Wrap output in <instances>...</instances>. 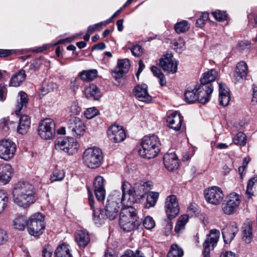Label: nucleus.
I'll return each mask as SVG.
<instances>
[{
  "mask_svg": "<svg viewBox=\"0 0 257 257\" xmlns=\"http://www.w3.org/2000/svg\"><path fill=\"white\" fill-rule=\"evenodd\" d=\"M80 84V79L78 78H72L70 82V88L75 91Z\"/></svg>",
  "mask_w": 257,
  "mask_h": 257,
  "instance_id": "58",
  "label": "nucleus"
},
{
  "mask_svg": "<svg viewBox=\"0 0 257 257\" xmlns=\"http://www.w3.org/2000/svg\"><path fill=\"white\" fill-rule=\"evenodd\" d=\"M99 114L98 110L95 107L87 108L84 112V115L87 119H91Z\"/></svg>",
  "mask_w": 257,
  "mask_h": 257,
  "instance_id": "51",
  "label": "nucleus"
},
{
  "mask_svg": "<svg viewBox=\"0 0 257 257\" xmlns=\"http://www.w3.org/2000/svg\"><path fill=\"white\" fill-rule=\"evenodd\" d=\"M45 216L41 213H36L29 218L27 230L29 233L34 236H39L45 229Z\"/></svg>",
  "mask_w": 257,
  "mask_h": 257,
  "instance_id": "8",
  "label": "nucleus"
},
{
  "mask_svg": "<svg viewBox=\"0 0 257 257\" xmlns=\"http://www.w3.org/2000/svg\"><path fill=\"white\" fill-rule=\"evenodd\" d=\"M103 159L102 152L98 148H89L83 153V162L87 167L91 169L99 167L102 163Z\"/></svg>",
  "mask_w": 257,
  "mask_h": 257,
  "instance_id": "6",
  "label": "nucleus"
},
{
  "mask_svg": "<svg viewBox=\"0 0 257 257\" xmlns=\"http://www.w3.org/2000/svg\"><path fill=\"white\" fill-rule=\"evenodd\" d=\"M8 198L5 191L0 190V214L3 212L7 206Z\"/></svg>",
  "mask_w": 257,
  "mask_h": 257,
  "instance_id": "46",
  "label": "nucleus"
},
{
  "mask_svg": "<svg viewBox=\"0 0 257 257\" xmlns=\"http://www.w3.org/2000/svg\"><path fill=\"white\" fill-rule=\"evenodd\" d=\"M148 184H151V183L140 181L136 183L133 189H131V184L127 182H124L121 186V193L124 194V197L126 193H127L130 196H132L136 200H141L145 198L148 191L146 187Z\"/></svg>",
  "mask_w": 257,
  "mask_h": 257,
  "instance_id": "7",
  "label": "nucleus"
},
{
  "mask_svg": "<svg viewBox=\"0 0 257 257\" xmlns=\"http://www.w3.org/2000/svg\"><path fill=\"white\" fill-rule=\"evenodd\" d=\"M81 111V107L79 105L77 101H74L71 103L69 107V111L73 115H79Z\"/></svg>",
  "mask_w": 257,
  "mask_h": 257,
  "instance_id": "48",
  "label": "nucleus"
},
{
  "mask_svg": "<svg viewBox=\"0 0 257 257\" xmlns=\"http://www.w3.org/2000/svg\"><path fill=\"white\" fill-rule=\"evenodd\" d=\"M14 126V122L10 121L7 118H4L0 120V130H2L5 133H7L8 131Z\"/></svg>",
  "mask_w": 257,
  "mask_h": 257,
  "instance_id": "44",
  "label": "nucleus"
},
{
  "mask_svg": "<svg viewBox=\"0 0 257 257\" xmlns=\"http://www.w3.org/2000/svg\"><path fill=\"white\" fill-rule=\"evenodd\" d=\"M220 236V232L216 229H212L203 243L204 257H210V247L213 248L217 244Z\"/></svg>",
  "mask_w": 257,
  "mask_h": 257,
  "instance_id": "15",
  "label": "nucleus"
},
{
  "mask_svg": "<svg viewBox=\"0 0 257 257\" xmlns=\"http://www.w3.org/2000/svg\"><path fill=\"white\" fill-rule=\"evenodd\" d=\"M12 54L11 51L9 50L0 49V57H6Z\"/></svg>",
  "mask_w": 257,
  "mask_h": 257,
  "instance_id": "63",
  "label": "nucleus"
},
{
  "mask_svg": "<svg viewBox=\"0 0 257 257\" xmlns=\"http://www.w3.org/2000/svg\"><path fill=\"white\" fill-rule=\"evenodd\" d=\"M38 134L44 140H50L55 135V123L51 118H46L39 123Z\"/></svg>",
  "mask_w": 257,
  "mask_h": 257,
  "instance_id": "10",
  "label": "nucleus"
},
{
  "mask_svg": "<svg viewBox=\"0 0 257 257\" xmlns=\"http://www.w3.org/2000/svg\"><path fill=\"white\" fill-rule=\"evenodd\" d=\"M42 64V62L41 60L39 58H36L30 63L29 66V70L33 71L38 70Z\"/></svg>",
  "mask_w": 257,
  "mask_h": 257,
  "instance_id": "53",
  "label": "nucleus"
},
{
  "mask_svg": "<svg viewBox=\"0 0 257 257\" xmlns=\"http://www.w3.org/2000/svg\"><path fill=\"white\" fill-rule=\"evenodd\" d=\"M151 70L153 74L159 79L161 85L162 86H165L166 85V81L165 76L161 70L155 66H152L151 68Z\"/></svg>",
  "mask_w": 257,
  "mask_h": 257,
  "instance_id": "39",
  "label": "nucleus"
},
{
  "mask_svg": "<svg viewBox=\"0 0 257 257\" xmlns=\"http://www.w3.org/2000/svg\"><path fill=\"white\" fill-rule=\"evenodd\" d=\"M52 248L51 246L47 245L44 247L42 251V255L43 257H52Z\"/></svg>",
  "mask_w": 257,
  "mask_h": 257,
  "instance_id": "57",
  "label": "nucleus"
},
{
  "mask_svg": "<svg viewBox=\"0 0 257 257\" xmlns=\"http://www.w3.org/2000/svg\"><path fill=\"white\" fill-rule=\"evenodd\" d=\"M105 48V45L104 43L101 42L94 45L92 47V50H103Z\"/></svg>",
  "mask_w": 257,
  "mask_h": 257,
  "instance_id": "62",
  "label": "nucleus"
},
{
  "mask_svg": "<svg viewBox=\"0 0 257 257\" xmlns=\"http://www.w3.org/2000/svg\"><path fill=\"white\" fill-rule=\"evenodd\" d=\"M251 102L254 104L257 102V86H255L253 87L252 98Z\"/></svg>",
  "mask_w": 257,
  "mask_h": 257,
  "instance_id": "61",
  "label": "nucleus"
},
{
  "mask_svg": "<svg viewBox=\"0 0 257 257\" xmlns=\"http://www.w3.org/2000/svg\"><path fill=\"white\" fill-rule=\"evenodd\" d=\"M248 73V66L244 61L238 62L235 67L234 77L236 81L244 80Z\"/></svg>",
  "mask_w": 257,
  "mask_h": 257,
  "instance_id": "25",
  "label": "nucleus"
},
{
  "mask_svg": "<svg viewBox=\"0 0 257 257\" xmlns=\"http://www.w3.org/2000/svg\"><path fill=\"white\" fill-rule=\"evenodd\" d=\"M189 26L186 21H182L177 23L174 26L175 31L178 34L183 33L188 30Z\"/></svg>",
  "mask_w": 257,
  "mask_h": 257,
  "instance_id": "41",
  "label": "nucleus"
},
{
  "mask_svg": "<svg viewBox=\"0 0 257 257\" xmlns=\"http://www.w3.org/2000/svg\"><path fill=\"white\" fill-rule=\"evenodd\" d=\"M26 74L25 71L21 69L14 73L10 82V86L14 87L19 86L25 80Z\"/></svg>",
  "mask_w": 257,
  "mask_h": 257,
  "instance_id": "31",
  "label": "nucleus"
},
{
  "mask_svg": "<svg viewBox=\"0 0 257 257\" xmlns=\"http://www.w3.org/2000/svg\"><path fill=\"white\" fill-rule=\"evenodd\" d=\"M135 97L141 101L149 103L152 101V97L147 90V86L145 84L136 86L133 91Z\"/></svg>",
  "mask_w": 257,
  "mask_h": 257,
  "instance_id": "21",
  "label": "nucleus"
},
{
  "mask_svg": "<svg viewBox=\"0 0 257 257\" xmlns=\"http://www.w3.org/2000/svg\"><path fill=\"white\" fill-rule=\"evenodd\" d=\"M55 149L69 155L77 152L79 144L73 138H58L55 141Z\"/></svg>",
  "mask_w": 257,
  "mask_h": 257,
  "instance_id": "9",
  "label": "nucleus"
},
{
  "mask_svg": "<svg viewBox=\"0 0 257 257\" xmlns=\"http://www.w3.org/2000/svg\"><path fill=\"white\" fill-rule=\"evenodd\" d=\"M143 225L147 229H152L155 226V221L152 217L146 216L143 221Z\"/></svg>",
  "mask_w": 257,
  "mask_h": 257,
  "instance_id": "49",
  "label": "nucleus"
},
{
  "mask_svg": "<svg viewBox=\"0 0 257 257\" xmlns=\"http://www.w3.org/2000/svg\"><path fill=\"white\" fill-rule=\"evenodd\" d=\"M161 143L157 136H146L141 142V148L138 150L140 156L151 159L157 156L160 152Z\"/></svg>",
  "mask_w": 257,
  "mask_h": 257,
  "instance_id": "4",
  "label": "nucleus"
},
{
  "mask_svg": "<svg viewBox=\"0 0 257 257\" xmlns=\"http://www.w3.org/2000/svg\"><path fill=\"white\" fill-rule=\"evenodd\" d=\"M209 19V14L207 13H203L201 14L200 18L196 21V25L199 27H202L205 23V22L207 21Z\"/></svg>",
  "mask_w": 257,
  "mask_h": 257,
  "instance_id": "55",
  "label": "nucleus"
},
{
  "mask_svg": "<svg viewBox=\"0 0 257 257\" xmlns=\"http://www.w3.org/2000/svg\"><path fill=\"white\" fill-rule=\"evenodd\" d=\"M246 136L241 132L238 133L233 138V142L236 145L244 146L246 144Z\"/></svg>",
  "mask_w": 257,
  "mask_h": 257,
  "instance_id": "42",
  "label": "nucleus"
},
{
  "mask_svg": "<svg viewBox=\"0 0 257 257\" xmlns=\"http://www.w3.org/2000/svg\"><path fill=\"white\" fill-rule=\"evenodd\" d=\"M137 210L131 206L122 207L120 212L119 225L121 229L126 232L134 230L140 225L142 219L137 215Z\"/></svg>",
  "mask_w": 257,
  "mask_h": 257,
  "instance_id": "3",
  "label": "nucleus"
},
{
  "mask_svg": "<svg viewBox=\"0 0 257 257\" xmlns=\"http://www.w3.org/2000/svg\"><path fill=\"white\" fill-rule=\"evenodd\" d=\"M164 164L170 171L177 169L179 166V160L174 153H167L164 155Z\"/></svg>",
  "mask_w": 257,
  "mask_h": 257,
  "instance_id": "24",
  "label": "nucleus"
},
{
  "mask_svg": "<svg viewBox=\"0 0 257 257\" xmlns=\"http://www.w3.org/2000/svg\"><path fill=\"white\" fill-rule=\"evenodd\" d=\"M230 99V96L228 88L224 83H219V100L220 104L223 106H226L229 104Z\"/></svg>",
  "mask_w": 257,
  "mask_h": 257,
  "instance_id": "27",
  "label": "nucleus"
},
{
  "mask_svg": "<svg viewBox=\"0 0 257 257\" xmlns=\"http://www.w3.org/2000/svg\"><path fill=\"white\" fill-rule=\"evenodd\" d=\"M13 201L18 206L26 208L35 202L34 186L28 182L20 181L13 189Z\"/></svg>",
  "mask_w": 257,
  "mask_h": 257,
  "instance_id": "2",
  "label": "nucleus"
},
{
  "mask_svg": "<svg viewBox=\"0 0 257 257\" xmlns=\"http://www.w3.org/2000/svg\"><path fill=\"white\" fill-rule=\"evenodd\" d=\"M28 223L27 218L25 215H20L13 220V226L16 229L23 230L26 226H28Z\"/></svg>",
  "mask_w": 257,
  "mask_h": 257,
  "instance_id": "33",
  "label": "nucleus"
},
{
  "mask_svg": "<svg viewBox=\"0 0 257 257\" xmlns=\"http://www.w3.org/2000/svg\"><path fill=\"white\" fill-rule=\"evenodd\" d=\"M220 257H237L235 254L232 251H226L221 253Z\"/></svg>",
  "mask_w": 257,
  "mask_h": 257,
  "instance_id": "64",
  "label": "nucleus"
},
{
  "mask_svg": "<svg viewBox=\"0 0 257 257\" xmlns=\"http://www.w3.org/2000/svg\"><path fill=\"white\" fill-rule=\"evenodd\" d=\"M124 198V194L116 190L113 191L108 196L105 206V215L107 218L110 220H113L117 216Z\"/></svg>",
  "mask_w": 257,
  "mask_h": 257,
  "instance_id": "5",
  "label": "nucleus"
},
{
  "mask_svg": "<svg viewBox=\"0 0 257 257\" xmlns=\"http://www.w3.org/2000/svg\"><path fill=\"white\" fill-rule=\"evenodd\" d=\"M212 14L214 18L219 21L225 20L227 18V14L226 12H222L219 10H217L212 12Z\"/></svg>",
  "mask_w": 257,
  "mask_h": 257,
  "instance_id": "54",
  "label": "nucleus"
},
{
  "mask_svg": "<svg viewBox=\"0 0 257 257\" xmlns=\"http://www.w3.org/2000/svg\"><path fill=\"white\" fill-rule=\"evenodd\" d=\"M97 75V71L95 69L83 70L80 73L81 79L85 81H90L95 78Z\"/></svg>",
  "mask_w": 257,
  "mask_h": 257,
  "instance_id": "36",
  "label": "nucleus"
},
{
  "mask_svg": "<svg viewBox=\"0 0 257 257\" xmlns=\"http://www.w3.org/2000/svg\"><path fill=\"white\" fill-rule=\"evenodd\" d=\"M242 239L246 243H249L252 239V228L249 224L242 227Z\"/></svg>",
  "mask_w": 257,
  "mask_h": 257,
  "instance_id": "37",
  "label": "nucleus"
},
{
  "mask_svg": "<svg viewBox=\"0 0 257 257\" xmlns=\"http://www.w3.org/2000/svg\"><path fill=\"white\" fill-rule=\"evenodd\" d=\"M20 97V101H18L16 105V112L17 114H19L23 109V107H26L28 102V98L27 94L21 91L19 93Z\"/></svg>",
  "mask_w": 257,
  "mask_h": 257,
  "instance_id": "35",
  "label": "nucleus"
},
{
  "mask_svg": "<svg viewBox=\"0 0 257 257\" xmlns=\"http://www.w3.org/2000/svg\"><path fill=\"white\" fill-rule=\"evenodd\" d=\"M88 203L90 208L93 211V219L96 224H101L103 215L101 213V210L99 209H95L94 201L93 195L90 192V190L88 188Z\"/></svg>",
  "mask_w": 257,
  "mask_h": 257,
  "instance_id": "28",
  "label": "nucleus"
},
{
  "mask_svg": "<svg viewBox=\"0 0 257 257\" xmlns=\"http://www.w3.org/2000/svg\"><path fill=\"white\" fill-rule=\"evenodd\" d=\"M217 76V72L214 69H211L203 74L200 79V85L198 88H188L184 95L185 100L188 103H193L198 100L200 103L205 104L210 99L213 88L211 82L214 81Z\"/></svg>",
  "mask_w": 257,
  "mask_h": 257,
  "instance_id": "1",
  "label": "nucleus"
},
{
  "mask_svg": "<svg viewBox=\"0 0 257 257\" xmlns=\"http://www.w3.org/2000/svg\"><path fill=\"white\" fill-rule=\"evenodd\" d=\"M16 151V144L10 140L0 141V158L9 161L12 159Z\"/></svg>",
  "mask_w": 257,
  "mask_h": 257,
  "instance_id": "12",
  "label": "nucleus"
},
{
  "mask_svg": "<svg viewBox=\"0 0 257 257\" xmlns=\"http://www.w3.org/2000/svg\"><path fill=\"white\" fill-rule=\"evenodd\" d=\"M238 231L239 229L237 224L234 222H231L226 225L222 231L224 242L226 244L229 243L233 239Z\"/></svg>",
  "mask_w": 257,
  "mask_h": 257,
  "instance_id": "19",
  "label": "nucleus"
},
{
  "mask_svg": "<svg viewBox=\"0 0 257 257\" xmlns=\"http://www.w3.org/2000/svg\"><path fill=\"white\" fill-rule=\"evenodd\" d=\"M8 239V235L6 231L0 229V244H3Z\"/></svg>",
  "mask_w": 257,
  "mask_h": 257,
  "instance_id": "59",
  "label": "nucleus"
},
{
  "mask_svg": "<svg viewBox=\"0 0 257 257\" xmlns=\"http://www.w3.org/2000/svg\"><path fill=\"white\" fill-rule=\"evenodd\" d=\"M183 121V117L177 111L171 113L167 117V122L172 129L178 131L180 130Z\"/></svg>",
  "mask_w": 257,
  "mask_h": 257,
  "instance_id": "23",
  "label": "nucleus"
},
{
  "mask_svg": "<svg viewBox=\"0 0 257 257\" xmlns=\"http://www.w3.org/2000/svg\"><path fill=\"white\" fill-rule=\"evenodd\" d=\"M30 125V119L28 115H23L19 119V125L17 123L14 122V126H12L13 128H17V131L21 134H25L28 130Z\"/></svg>",
  "mask_w": 257,
  "mask_h": 257,
  "instance_id": "30",
  "label": "nucleus"
},
{
  "mask_svg": "<svg viewBox=\"0 0 257 257\" xmlns=\"http://www.w3.org/2000/svg\"><path fill=\"white\" fill-rule=\"evenodd\" d=\"M160 66L169 73H175L177 70L178 63L173 59L172 53H167L160 59Z\"/></svg>",
  "mask_w": 257,
  "mask_h": 257,
  "instance_id": "16",
  "label": "nucleus"
},
{
  "mask_svg": "<svg viewBox=\"0 0 257 257\" xmlns=\"http://www.w3.org/2000/svg\"><path fill=\"white\" fill-rule=\"evenodd\" d=\"M104 181V180L102 177L98 176L95 178L93 183L95 196L99 201H103L105 197Z\"/></svg>",
  "mask_w": 257,
  "mask_h": 257,
  "instance_id": "22",
  "label": "nucleus"
},
{
  "mask_svg": "<svg viewBox=\"0 0 257 257\" xmlns=\"http://www.w3.org/2000/svg\"><path fill=\"white\" fill-rule=\"evenodd\" d=\"M168 253L177 257H182L183 255V250L178 245L173 244Z\"/></svg>",
  "mask_w": 257,
  "mask_h": 257,
  "instance_id": "47",
  "label": "nucleus"
},
{
  "mask_svg": "<svg viewBox=\"0 0 257 257\" xmlns=\"http://www.w3.org/2000/svg\"><path fill=\"white\" fill-rule=\"evenodd\" d=\"M130 67V61L127 59L118 60L117 66L112 71V73L115 79H119L127 73Z\"/></svg>",
  "mask_w": 257,
  "mask_h": 257,
  "instance_id": "20",
  "label": "nucleus"
},
{
  "mask_svg": "<svg viewBox=\"0 0 257 257\" xmlns=\"http://www.w3.org/2000/svg\"><path fill=\"white\" fill-rule=\"evenodd\" d=\"M65 177V173L63 170H55L50 177L51 182L62 180Z\"/></svg>",
  "mask_w": 257,
  "mask_h": 257,
  "instance_id": "43",
  "label": "nucleus"
},
{
  "mask_svg": "<svg viewBox=\"0 0 257 257\" xmlns=\"http://www.w3.org/2000/svg\"><path fill=\"white\" fill-rule=\"evenodd\" d=\"M250 43L248 41H241L238 43V48L239 50H244L247 47L249 46Z\"/></svg>",
  "mask_w": 257,
  "mask_h": 257,
  "instance_id": "60",
  "label": "nucleus"
},
{
  "mask_svg": "<svg viewBox=\"0 0 257 257\" xmlns=\"http://www.w3.org/2000/svg\"><path fill=\"white\" fill-rule=\"evenodd\" d=\"M159 197V194L157 192H151L147 194V203L146 204V208H150L156 205L157 201Z\"/></svg>",
  "mask_w": 257,
  "mask_h": 257,
  "instance_id": "38",
  "label": "nucleus"
},
{
  "mask_svg": "<svg viewBox=\"0 0 257 257\" xmlns=\"http://www.w3.org/2000/svg\"><path fill=\"white\" fill-rule=\"evenodd\" d=\"M172 44L173 48L176 50H183L184 49L185 46L184 40L181 38L177 40H174Z\"/></svg>",
  "mask_w": 257,
  "mask_h": 257,
  "instance_id": "52",
  "label": "nucleus"
},
{
  "mask_svg": "<svg viewBox=\"0 0 257 257\" xmlns=\"http://www.w3.org/2000/svg\"><path fill=\"white\" fill-rule=\"evenodd\" d=\"M257 182V177H254L249 180L247 188L246 191V193L247 195L248 198H250L251 195L252 194V188L254 183Z\"/></svg>",
  "mask_w": 257,
  "mask_h": 257,
  "instance_id": "50",
  "label": "nucleus"
},
{
  "mask_svg": "<svg viewBox=\"0 0 257 257\" xmlns=\"http://www.w3.org/2000/svg\"><path fill=\"white\" fill-rule=\"evenodd\" d=\"M188 216L187 215H183L179 217L175 228V231L176 233H179L182 229H184L185 224L188 221Z\"/></svg>",
  "mask_w": 257,
  "mask_h": 257,
  "instance_id": "40",
  "label": "nucleus"
},
{
  "mask_svg": "<svg viewBox=\"0 0 257 257\" xmlns=\"http://www.w3.org/2000/svg\"><path fill=\"white\" fill-rule=\"evenodd\" d=\"M165 210L169 219L175 218L179 212L177 198L175 195L168 196L165 202Z\"/></svg>",
  "mask_w": 257,
  "mask_h": 257,
  "instance_id": "17",
  "label": "nucleus"
},
{
  "mask_svg": "<svg viewBox=\"0 0 257 257\" xmlns=\"http://www.w3.org/2000/svg\"><path fill=\"white\" fill-rule=\"evenodd\" d=\"M12 168L8 164L0 165V183L3 185L7 184L11 179Z\"/></svg>",
  "mask_w": 257,
  "mask_h": 257,
  "instance_id": "29",
  "label": "nucleus"
},
{
  "mask_svg": "<svg viewBox=\"0 0 257 257\" xmlns=\"http://www.w3.org/2000/svg\"><path fill=\"white\" fill-rule=\"evenodd\" d=\"M68 130L76 137L83 136L85 132V125L77 117H73L68 122Z\"/></svg>",
  "mask_w": 257,
  "mask_h": 257,
  "instance_id": "13",
  "label": "nucleus"
},
{
  "mask_svg": "<svg viewBox=\"0 0 257 257\" xmlns=\"http://www.w3.org/2000/svg\"><path fill=\"white\" fill-rule=\"evenodd\" d=\"M226 203H223L222 209L223 212L228 215L233 213L240 203V197L235 193H230L228 196Z\"/></svg>",
  "mask_w": 257,
  "mask_h": 257,
  "instance_id": "14",
  "label": "nucleus"
},
{
  "mask_svg": "<svg viewBox=\"0 0 257 257\" xmlns=\"http://www.w3.org/2000/svg\"><path fill=\"white\" fill-rule=\"evenodd\" d=\"M131 51L133 55L136 57H139L143 53L142 47L139 45H136L134 46L131 49Z\"/></svg>",
  "mask_w": 257,
  "mask_h": 257,
  "instance_id": "56",
  "label": "nucleus"
},
{
  "mask_svg": "<svg viewBox=\"0 0 257 257\" xmlns=\"http://www.w3.org/2000/svg\"><path fill=\"white\" fill-rule=\"evenodd\" d=\"M86 97L89 99L97 100L101 97V93L97 87L92 84L85 90Z\"/></svg>",
  "mask_w": 257,
  "mask_h": 257,
  "instance_id": "32",
  "label": "nucleus"
},
{
  "mask_svg": "<svg viewBox=\"0 0 257 257\" xmlns=\"http://www.w3.org/2000/svg\"><path fill=\"white\" fill-rule=\"evenodd\" d=\"M109 139L114 143L123 141L125 138L124 130L121 126L115 124L112 125L107 131Z\"/></svg>",
  "mask_w": 257,
  "mask_h": 257,
  "instance_id": "18",
  "label": "nucleus"
},
{
  "mask_svg": "<svg viewBox=\"0 0 257 257\" xmlns=\"http://www.w3.org/2000/svg\"><path fill=\"white\" fill-rule=\"evenodd\" d=\"M55 257H72V254L68 245L63 243L56 248L55 252Z\"/></svg>",
  "mask_w": 257,
  "mask_h": 257,
  "instance_id": "34",
  "label": "nucleus"
},
{
  "mask_svg": "<svg viewBox=\"0 0 257 257\" xmlns=\"http://www.w3.org/2000/svg\"><path fill=\"white\" fill-rule=\"evenodd\" d=\"M75 239L80 248L86 246L90 242V236L86 230H78L75 234Z\"/></svg>",
  "mask_w": 257,
  "mask_h": 257,
  "instance_id": "26",
  "label": "nucleus"
},
{
  "mask_svg": "<svg viewBox=\"0 0 257 257\" xmlns=\"http://www.w3.org/2000/svg\"><path fill=\"white\" fill-rule=\"evenodd\" d=\"M54 85H56L55 84L52 82H50L48 84L46 83H44L40 88V95L44 96L49 92L53 91V86Z\"/></svg>",
  "mask_w": 257,
  "mask_h": 257,
  "instance_id": "45",
  "label": "nucleus"
},
{
  "mask_svg": "<svg viewBox=\"0 0 257 257\" xmlns=\"http://www.w3.org/2000/svg\"><path fill=\"white\" fill-rule=\"evenodd\" d=\"M204 196L208 203L214 205L219 204L224 198L222 189L217 186H212L205 189Z\"/></svg>",
  "mask_w": 257,
  "mask_h": 257,
  "instance_id": "11",
  "label": "nucleus"
}]
</instances>
